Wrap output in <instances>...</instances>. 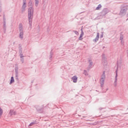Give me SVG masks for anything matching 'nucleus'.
I'll return each mask as SVG.
<instances>
[{
	"label": "nucleus",
	"mask_w": 128,
	"mask_h": 128,
	"mask_svg": "<svg viewBox=\"0 0 128 128\" xmlns=\"http://www.w3.org/2000/svg\"><path fill=\"white\" fill-rule=\"evenodd\" d=\"M34 18V8L32 2H29V8L28 9V19L30 26H32V18Z\"/></svg>",
	"instance_id": "f257e3e1"
},
{
	"label": "nucleus",
	"mask_w": 128,
	"mask_h": 128,
	"mask_svg": "<svg viewBox=\"0 0 128 128\" xmlns=\"http://www.w3.org/2000/svg\"><path fill=\"white\" fill-rule=\"evenodd\" d=\"M106 80V71H104L102 74L101 76L100 79V84H101V88H104V80Z\"/></svg>",
	"instance_id": "f03ea898"
},
{
	"label": "nucleus",
	"mask_w": 128,
	"mask_h": 128,
	"mask_svg": "<svg viewBox=\"0 0 128 128\" xmlns=\"http://www.w3.org/2000/svg\"><path fill=\"white\" fill-rule=\"evenodd\" d=\"M127 10H128V8L126 7H124L122 8L120 12V14H121L122 16H124L126 14Z\"/></svg>",
	"instance_id": "7ed1b4c3"
},
{
	"label": "nucleus",
	"mask_w": 128,
	"mask_h": 128,
	"mask_svg": "<svg viewBox=\"0 0 128 128\" xmlns=\"http://www.w3.org/2000/svg\"><path fill=\"white\" fill-rule=\"evenodd\" d=\"M116 75L115 76V80L114 81V86L115 88H116V86H118V68L117 70H116Z\"/></svg>",
	"instance_id": "20e7f679"
},
{
	"label": "nucleus",
	"mask_w": 128,
	"mask_h": 128,
	"mask_svg": "<svg viewBox=\"0 0 128 128\" xmlns=\"http://www.w3.org/2000/svg\"><path fill=\"white\" fill-rule=\"evenodd\" d=\"M3 28L4 30L6 29V21L4 16L3 18Z\"/></svg>",
	"instance_id": "39448f33"
},
{
	"label": "nucleus",
	"mask_w": 128,
	"mask_h": 128,
	"mask_svg": "<svg viewBox=\"0 0 128 128\" xmlns=\"http://www.w3.org/2000/svg\"><path fill=\"white\" fill-rule=\"evenodd\" d=\"M102 64L103 66H106L108 64V62L106 61V58L104 56H102Z\"/></svg>",
	"instance_id": "423d86ee"
},
{
	"label": "nucleus",
	"mask_w": 128,
	"mask_h": 128,
	"mask_svg": "<svg viewBox=\"0 0 128 128\" xmlns=\"http://www.w3.org/2000/svg\"><path fill=\"white\" fill-rule=\"evenodd\" d=\"M88 68H92V64H94L92 62V59H88Z\"/></svg>",
	"instance_id": "0eeeda50"
},
{
	"label": "nucleus",
	"mask_w": 128,
	"mask_h": 128,
	"mask_svg": "<svg viewBox=\"0 0 128 128\" xmlns=\"http://www.w3.org/2000/svg\"><path fill=\"white\" fill-rule=\"evenodd\" d=\"M26 2H24L22 8V12H24V10H26Z\"/></svg>",
	"instance_id": "6e6552de"
},
{
	"label": "nucleus",
	"mask_w": 128,
	"mask_h": 128,
	"mask_svg": "<svg viewBox=\"0 0 128 128\" xmlns=\"http://www.w3.org/2000/svg\"><path fill=\"white\" fill-rule=\"evenodd\" d=\"M100 38V33L98 32L96 38L93 40L94 42H96L98 39Z\"/></svg>",
	"instance_id": "1a4fd4ad"
},
{
	"label": "nucleus",
	"mask_w": 128,
	"mask_h": 128,
	"mask_svg": "<svg viewBox=\"0 0 128 128\" xmlns=\"http://www.w3.org/2000/svg\"><path fill=\"white\" fill-rule=\"evenodd\" d=\"M108 12H110V10H108V8H104L102 11V13L104 15L106 14H108Z\"/></svg>",
	"instance_id": "9d476101"
},
{
	"label": "nucleus",
	"mask_w": 128,
	"mask_h": 128,
	"mask_svg": "<svg viewBox=\"0 0 128 128\" xmlns=\"http://www.w3.org/2000/svg\"><path fill=\"white\" fill-rule=\"evenodd\" d=\"M10 116H16V112L12 110H11L10 111Z\"/></svg>",
	"instance_id": "9b49d317"
},
{
	"label": "nucleus",
	"mask_w": 128,
	"mask_h": 128,
	"mask_svg": "<svg viewBox=\"0 0 128 128\" xmlns=\"http://www.w3.org/2000/svg\"><path fill=\"white\" fill-rule=\"evenodd\" d=\"M72 80H73V82H78V77L76 76H74L72 78Z\"/></svg>",
	"instance_id": "f8f14e48"
},
{
	"label": "nucleus",
	"mask_w": 128,
	"mask_h": 128,
	"mask_svg": "<svg viewBox=\"0 0 128 128\" xmlns=\"http://www.w3.org/2000/svg\"><path fill=\"white\" fill-rule=\"evenodd\" d=\"M16 80H18V71H15Z\"/></svg>",
	"instance_id": "ddd939ff"
},
{
	"label": "nucleus",
	"mask_w": 128,
	"mask_h": 128,
	"mask_svg": "<svg viewBox=\"0 0 128 128\" xmlns=\"http://www.w3.org/2000/svg\"><path fill=\"white\" fill-rule=\"evenodd\" d=\"M19 30L20 32H24V28H22V24H19Z\"/></svg>",
	"instance_id": "4468645a"
},
{
	"label": "nucleus",
	"mask_w": 128,
	"mask_h": 128,
	"mask_svg": "<svg viewBox=\"0 0 128 128\" xmlns=\"http://www.w3.org/2000/svg\"><path fill=\"white\" fill-rule=\"evenodd\" d=\"M19 36H20V38L22 40V38H24V31L20 32Z\"/></svg>",
	"instance_id": "2eb2a0df"
},
{
	"label": "nucleus",
	"mask_w": 128,
	"mask_h": 128,
	"mask_svg": "<svg viewBox=\"0 0 128 128\" xmlns=\"http://www.w3.org/2000/svg\"><path fill=\"white\" fill-rule=\"evenodd\" d=\"M13 82H14V76H12L10 78V84H12Z\"/></svg>",
	"instance_id": "dca6fc26"
},
{
	"label": "nucleus",
	"mask_w": 128,
	"mask_h": 128,
	"mask_svg": "<svg viewBox=\"0 0 128 128\" xmlns=\"http://www.w3.org/2000/svg\"><path fill=\"white\" fill-rule=\"evenodd\" d=\"M102 8V5L100 4L96 8V10H100V8Z\"/></svg>",
	"instance_id": "f3484780"
},
{
	"label": "nucleus",
	"mask_w": 128,
	"mask_h": 128,
	"mask_svg": "<svg viewBox=\"0 0 128 128\" xmlns=\"http://www.w3.org/2000/svg\"><path fill=\"white\" fill-rule=\"evenodd\" d=\"M22 51L21 50H20V58H24V55H22Z\"/></svg>",
	"instance_id": "a211bd4d"
},
{
	"label": "nucleus",
	"mask_w": 128,
	"mask_h": 128,
	"mask_svg": "<svg viewBox=\"0 0 128 128\" xmlns=\"http://www.w3.org/2000/svg\"><path fill=\"white\" fill-rule=\"evenodd\" d=\"M3 110L2 108H0V118L2 117V116Z\"/></svg>",
	"instance_id": "6ab92c4d"
},
{
	"label": "nucleus",
	"mask_w": 128,
	"mask_h": 128,
	"mask_svg": "<svg viewBox=\"0 0 128 128\" xmlns=\"http://www.w3.org/2000/svg\"><path fill=\"white\" fill-rule=\"evenodd\" d=\"M38 0H35V6H38Z\"/></svg>",
	"instance_id": "aec40b11"
},
{
	"label": "nucleus",
	"mask_w": 128,
	"mask_h": 128,
	"mask_svg": "<svg viewBox=\"0 0 128 128\" xmlns=\"http://www.w3.org/2000/svg\"><path fill=\"white\" fill-rule=\"evenodd\" d=\"M84 76H88V74L86 70H84Z\"/></svg>",
	"instance_id": "412c9836"
},
{
	"label": "nucleus",
	"mask_w": 128,
	"mask_h": 128,
	"mask_svg": "<svg viewBox=\"0 0 128 128\" xmlns=\"http://www.w3.org/2000/svg\"><path fill=\"white\" fill-rule=\"evenodd\" d=\"M20 60L21 62H22V64H24V58H20Z\"/></svg>",
	"instance_id": "4be33fe9"
},
{
	"label": "nucleus",
	"mask_w": 128,
	"mask_h": 128,
	"mask_svg": "<svg viewBox=\"0 0 128 128\" xmlns=\"http://www.w3.org/2000/svg\"><path fill=\"white\" fill-rule=\"evenodd\" d=\"M52 52H50V60H52Z\"/></svg>",
	"instance_id": "5701e85b"
},
{
	"label": "nucleus",
	"mask_w": 128,
	"mask_h": 128,
	"mask_svg": "<svg viewBox=\"0 0 128 128\" xmlns=\"http://www.w3.org/2000/svg\"><path fill=\"white\" fill-rule=\"evenodd\" d=\"M35 124L36 123L34 122H32L29 124V126H34V124Z\"/></svg>",
	"instance_id": "b1692460"
},
{
	"label": "nucleus",
	"mask_w": 128,
	"mask_h": 128,
	"mask_svg": "<svg viewBox=\"0 0 128 128\" xmlns=\"http://www.w3.org/2000/svg\"><path fill=\"white\" fill-rule=\"evenodd\" d=\"M73 32H74L75 34H76V36H78V31L74 30Z\"/></svg>",
	"instance_id": "393cba45"
},
{
	"label": "nucleus",
	"mask_w": 128,
	"mask_h": 128,
	"mask_svg": "<svg viewBox=\"0 0 128 128\" xmlns=\"http://www.w3.org/2000/svg\"><path fill=\"white\" fill-rule=\"evenodd\" d=\"M81 30H82V34H80V36H84V32L82 31V29H81Z\"/></svg>",
	"instance_id": "a878e982"
},
{
	"label": "nucleus",
	"mask_w": 128,
	"mask_h": 128,
	"mask_svg": "<svg viewBox=\"0 0 128 128\" xmlns=\"http://www.w3.org/2000/svg\"><path fill=\"white\" fill-rule=\"evenodd\" d=\"M120 40H124V36H120Z\"/></svg>",
	"instance_id": "bb28decb"
},
{
	"label": "nucleus",
	"mask_w": 128,
	"mask_h": 128,
	"mask_svg": "<svg viewBox=\"0 0 128 128\" xmlns=\"http://www.w3.org/2000/svg\"><path fill=\"white\" fill-rule=\"evenodd\" d=\"M79 40H82V35H80V37H79Z\"/></svg>",
	"instance_id": "cd10ccee"
},
{
	"label": "nucleus",
	"mask_w": 128,
	"mask_h": 128,
	"mask_svg": "<svg viewBox=\"0 0 128 128\" xmlns=\"http://www.w3.org/2000/svg\"><path fill=\"white\" fill-rule=\"evenodd\" d=\"M16 71H18V68H15V72H16Z\"/></svg>",
	"instance_id": "c85d7f7f"
},
{
	"label": "nucleus",
	"mask_w": 128,
	"mask_h": 128,
	"mask_svg": "<svg viewBox=\"0 0 128 128\" xmlns=\"http://www.w3.org/2000/svg\"><path fill=\"white\" fill-rule=\"evenodd\" d=\"M121 44H124V42L122 41V40H121Z\"/></svg>",
	"instance_id": "c756f323"
},
{
	"label": "nucleus",
	"mask_w": 128,
	"mask_h": 128,
	"mask_svg": "<svg viewBox=\"0 0 128 128\" xmlns=\"http://www.w3.org/2000/svg\"><path fill=\"white\" fill-rule=\"evenodd\" d=\"M100 38H104V35H103V34L100 35Z\"/></svg>",
	"instance_id": "7c9ffc66"
},
{
	"label": "nucleus",
	"mask_w": 128,
	"mask_h": 128,
	"mask_svg": "<svg viewBox=\"0 0 128 128\" xmlns=\"http://www.w3.org/2000/svg\"><path fill=\"white\" fill-rule=\"evenodd\" d=\"M106 90H108V88H107L106 89Z\"/></svg>",
	"instance_id": "2f4dec72"
},
{
	"label": "nucleus",
	"mask_w": 128,
	"mask_h": 128,
	"mask_svg": "<svg viewBox=\"0 0 128 128\" xmlns=\"http://www.w3.org/2000/svg\"><path fill=\"white\" fill-rule=\"evenodd\" d=\"M128 18H127V19L126 20V22H128Z\"/></svg>",
	"instance_id": "473e14b6"
},
{
	"label": "nucleus",
	"mask_w": 128,
	"mask_h": 128,
	"mask_svg": "<svg viewBox=\"0 0 128 128\" xmlns=\"http://www.w3.org/2000/svg\"><path fill=\"white\" fill-rule=\"evenodd\" d=\"M127 16H128V14H127Z\"/></svg>",
	"instance_id": "72a5a7b5"
}]
</instances>
